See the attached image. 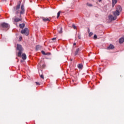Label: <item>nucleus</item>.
Wrapping results in <instances>:
<instances>
[{
    "label": "nucleus",
    "mask_w": 124,
    "mask_h": 124,
    "mask_svg": "<svg viewBox=\"0 0 124 124\" xmlns=\"http://www.w3.org/2000/svg\"><path fill=\"white\" fill-rule=\"evenodd\" d=\"M40 77H41V78H42V79H44V76H43V75H41L40 76Z\"/></svg>",
    "instance_id": "393cba45"
},
{
    "label": "nucleus",
    "mask_w": 124,
    "mask_h": 124,
    "mask_svg": "<svg viewBox=\"0 0 124 124\" xmlns=\"http://www.w3.org/2000/svg\"><path fill=\"white\" fill-rule=\"evenodd\" d=\"M114 46L112 44H110L109 46L108 47V49H114Z\"/></svg>",
    "instance_id": "2eb2a0df"
},
{
    "label": "nucleus",
    "mask_w": 124,
    "mask_h": 124,
    "mask_svg": "<svg viewBox=\"0 0 124 124\" xmlns=\"http://www.w3.org/2000/svg\"><path fill=\"white\" fill-rule=\"evenodd\" d=\"M21 62H23V61H21Z\"/></svg>",
    "instance_id": "2f4dec72"
},
{
    "label": "nucleus",
    "mask_w": 124,
    "mask_h": 124,
    "mask_svg": "<svg viewBox=\"0 0 124 124\" xmlns=\"http://www.w3.org/2000/svg\"><path fill=\"white\" fill-rule=\"evenodd\" d=\"M73 45H74V46H75V45H76V43H74V44H73Z\"/></svg>",
    "instance_id": "c85d7f7f"
},
{
    "label": "nucleus",
    "mask_w": 124,
    "mask_h": 124,
    "mask_svg": "<svg viewBox=\"0 0 124 124\" xmlns=\"http://www.w3.org/2000/svg\"><path fill=\"white\" fill-rule=\"evenodd\" d=\"M56 38H53L52 39H51V40H56Z\"/></svg>",
    "instance_id": "a878e982"
},
{
    "label": "nucleus",
    "mask_w": 124,
    "mask_h": 124,
    "mask_svg": "<svg viewBox=\"0 0 124 124\" xmlns=\"http://www.w3.org/2000/svg\"><path fill=\"white\" fill-rule=\"evenodd\" d=\"M61 15V11H59L58 13H57V18H59V17H60V16Z\"/></svg>",
    "instance_id": "aec40b11"
},
{
    "label": "nucleus",
    "mask_w": 124,
    "mask_h": 124,
    "mask_svg": "<svg viewBox=\"0 0 124 124\" xmlns=\"http://www.w3.org/2000/svg\"><path fill=\"white\" fill-rule=\"evenodd\" d=\"M120 12H122V7H121V6H118L116 8V11L113 13L114 17H117V16H119Z\"/></svg>",
    "instance_id": "7ed1b4c3"
},
{
    "label": "nucleus",
    "mask_w": 124,
    "mask_h": 124,
    "mask_svg": "<svg viewBox=\"0 0 124 124\" xmlns=\"http://www.w3.org/2000/svg\"><path fill=\"white\" fill-rule=\"evenodd\" d=\"M117 19L116 16H113L112 15H109L108 16V20L111 22V21H114Z\"/></svg>",
    "instance_id": "423d86ee"
},
{
    "label": "nucleus",
    "mask_w": 124,
    "mask_h": 124,
    "mask_svg": "<svg viewBox=\"0 0 124 124\" xmlns=\"http://www.w3.org/2000/svg\"><path fill=\"white\" fill-rule=\"evenodd\" d=\"M20 10L19 11V9H20ZM14 10L15 11H16V15H18V14H20V16H19V18L16 17L14 18V22L15 23H18V22H20V21H22V18H21L22 17V15L25 14V7H24V5L22 4L21 6V3H18L17 5L16 6V7H14Z\"/></svg>",
    "instance_id": "f257e3e1"
},
{
    "label": "nucleus",
    "mask_w": 124,
    "mask_h": 124,
    "mask_svg": "<svg viewBox=\"0 0 124 124\" xmlns=\"http://www.w3.org/2000/svg\"><path fill=\"white\" fill-rule=\"evenodd\" d=\"M42 54H43V55H46V54L45 53V52L43 50L42 51Z\"/></svg>",
    "instance_id": "b1692460"
},
{
    "label": "nucleus",
    "mask_w": 124,
    "mask_h": 124,
    "mask_svg": "<svg viewBox=\"0 0 124 124\" xmlns=\"http://www.w3.org/2000/svg\"><path fill=\"white\" fill-rule=\"evenodd\" d=\"M59 29H60V31H59V33H62V27H60V28H58V30Z\"/></svg>",
    "instance_id": "f3484780"
},
{
    "label": "nucleus",
    "mask_w": 124,
    "mask_h": 124,
    "mask_svg": "<svg viewBox=\"0 0 124 124\" xmlns=\"http://www.w3.org/2000/svg\"><path fill=\"white\" fill-rule=\"evenodd\" d=\"M16 48H17V50L19 51L17 54L18 57H21V56L22 55V52H23L24 48H23L21 45H18V44L17 45Z\"/></svg>",
    "instance_id": "20e7f679"
},
{
    "label": "nucleus",
    "mask_w": 124,
    "mask_h": 124,
    "mask_svg": "<svg viewBox=\"0 0 124 124\" xmlns=\"http://www.w3.org/2000/svg\"><path fill=\"white\" fill-rule=\"evenodd\" d=\"M36 85H39V82H36Z\"/></svg>",
    "instance_id": "bb28decb"
},
{
    "label": "nucleus",
    "mask_w": 124,
    "mask_h": 124,
    "mask_svg": "<svg viewBox=\"0 0 124 124\" xmlns=\"http://www.w3.org/2000/svg\"><path fill=\"white\" fill-rule=\"evenodd\" d=\"M79 51H80V48H77L75 53V56H77V55H78V54H79Z\"/></svg>",
    "instance_id": "1a4fd4ad"
},
{
    "label": "nucleus",
    "mask_w": 124,
    "mask_h": 124,
    "mask_svg": "<svg viewBox=\"0 0 124 124\" xmlns=\"http://www.w3.org/2000/svg\"><path fill=\"white\" fill-rule=\"evenodd\" d=\"M43 21L44 22H50L51 21V19L50 18H47V17H43Z\"/></svg>",
    "instance_id": "0eeeda50"
},
{
    "label": "nucleus",
    "mask_w": 124,
    "mask_h": 124,
    "mask_svg": "<svg viewBox=\"0 0 124 124\" xmlns=\"http://www.w3.org/2000/svg\"><path fill=\"white\" fill-rule=\"evenodd\" d=\"M14 24H15L17 26V23H14Z\"/></svg>",
    "instance_id": "7c9ffc66"
},
{
    "label": "nucleus",
    "mask_w": 124,
    "mask_h": 124,
    "mask_svg": "<svg viewBox=\"0 0 124 124\" xmlns=\"http://www.w3.org/2000/svg\"><path fill=\"white\" fill-rule=\"evenodd\" d=\"M21 33L22 34H25L26 36L29 35V29L28 28H25L24 30H22Z\"/></svg>",
    "instance_id": "39448f33"
},
{
    "label": "nucleus",
    "mask_w": 124,
    "mask_h": 124,
    "mask_svg": "<svg viewBox=\"0 0 124 124\" xmlns=\"http://www.w3.org/2000/svg\"><path fill=\"white\" fill-rule=\"evenodd\" d=\"M44 67V65H42L41 62H40L38 63V68H43Z\"/></svg>",
    "instance_id": "9b49d317"
},
{
    "label": "nucleus",
    "mask_w": 124,
    "mask_h": 124,
    "mask_svg": "<svg viewBox=\"0 0 124 124\" xmlns=\"http://www.w3.org/2000/svg\"><path fill=\"white\" fill-rule=\"evenodd\" d=\"M72 27H73L74 30H77V27H76V26H75V25L73 24Z\"/></svg>",
    "instance_id": "a211bd4d"
},
{
    "label": "nucleus",
    "mask_w": 124,
    "mask_h": 124,
    "mask_svg": "<svg viewBox=\"0 0 124 124\" xmlns=\"http://www.w3.org/2000/svg\"><path fill=\"white\" fill-rule=\"evenodd\" d=\"M19 27L20 29H24V28H25V24L24 23L20 24Z\"/></svg>",
    "instance_id": "ddd939ff"
},
{
    "label": "nucleus",
    "mask_w": 124,
    "mask_h": 124,
    "mask_svg": "<svg viewBox=\"0 0 124 124\" xmlns=\"http://www.w3.org/2000/svg\"><path fill=\"white\" fill-rule=\"evenodd\" d=\"M124 38H121L119 39V43H124Z\"/></svg>",
    "instance_id": "4468645a"
},
{
    "label": "nucleus",
    "mask_w": 124,
    "mask_h": 124,
    "mask_svg": "<svg viewBox=\"0 0 124 124\" xmlns=\"http://www.w3.org/2000/svg\"><path fill=\"white\" fill-rule=\"evenodd\" d=\"M0 28L3 31H8V30L10 28V26L8 23L3 22L1 23Z\"/></svg>",
    "instance_id": "f03ea898"
},
{
    "label": "nucleus",
    "mask_w": 124,
    "mask_h": 124,
    "mask_svg": "<svg viewBox=\"0 0 124 124\" xmlns=\"http://www.w3.org/2000/svg\"><path fill=\"white\" fill-rule=\"evenodd\" d=\"M102 0H98V1H99V2H101Z\"/></svg>",
    "instance_id": "cd10ccee"
},
{
    "label": "nucleus",
    "mask_w": 124,
    "mask_h": 124,
    "mask_svg": "<svg viewBox=\"0 0 124 124\" xmlns=\"http://www.w3.org/2000/svg\"><path fill=\"white\" fill-rule=\"evenodd\" d=\"M19 39L21 40V39H22V37H20Z\"/></svg>",
    "instance_id": "c756f323"
},
{
    "label": "nucleus",
    "mask_w": 124,
    "mask_h": 124,
    "mask_svg": "<svg viewBox=\"0 0 124 124\" xmlns=\"http://www.w3.org/2000/svg\"><path fill=\"white\" fill-rule=\"evenodd\" d=\"M112 6L113 7H114V6H115V4H116V3H117V2H118V0H112Z\"/></svg>",
    "instance_id": "9d476101"
},
{
    "label": "nucleus",
    "mask_w": 124,
    "mask_h": 124,
    "mask_svg": "<svg viewBox=\"0 0 124 124\" xmlns=\"http://www.w3.org/2000/svg\"><path fill=\"white\" fill-rule=\"evenodd\" d=\"M78 67L79 69H82L83 68V64L82 63H79L78 65Z\"/></svg>",
    "instance_id": "f8f14e48"
},
{
    "label": "nucleus",
    "mask_w": 124,
    "mask_h": 124,
    "mask_svg": "<svg viewBox=\"0 0 124 124\" xmlns=\"http://www.w3.org/2000/svg\"><path fill=\"white\" fill-rule=\"evenodd\" d=\"M93 38L94 39H96V38H97V36H96V34L94 35Z\"/></svg>",
    "instance_id": "4be33fe9"
},
{
    "label": "nucleus",
    "mask_w": 124,
    "mask_h": 124,
    "mask_svg": "<svg viewBox=\"0 0 124 124\" xmlns=\"http://www.w3.org/2000/svg\"><path fill=\"white\" fill-rule=\"evenodd\" d=\"M21 58L23 60H27V55H26V54L23 53L21 55Z\"/></svg>",
    "instance_id": "6e6552de"
},
{
    "label": "nucleus",
    "mask_w": 124,
    "mask_h": 124,
    "mask_svg": "<svg viewBox=\"0 0 124 124\" xmlns=\"http://www.w3.org/2000/svg\"><path fill=\"white\" fill-rule=\"evenodd\" d=\"M81 35L80 34H78V39H81Z\"/></svg>",
    "instance_id": "5701e85b"
},
{
    "label": "nucleus",
    "mask_w": 124,
    "mask_h": 124,
    "mask_svg": "<svg viewBox=\"0 0 124 124\" xmlns=\"http://www.w3.org/2000/svg\"><path fill=\"white\" fill-rule=\"evenodd\" d=\"M39 48H40V46L37 45L36 46V50H39Z\"/></svg>",
    "instance_id": "6ab92c4d"
},
{
    "label": "nucleus",
    "mask_w": 124,
    "mask_h": 124,
    "mask_svg": "<svg viewBox=\"0 0 124 124\" xmlns=\"http://www.w3.org/2000/svg\"><path fill=\"white\" fill-rule=\"evenodd\" d=\"M93 34V32H91L89 34V36H92Z\"/></svg>",
    "instance_id": "412c9836"
},
{
    "label": "nucleus",
    "mask_w": 124,
    "mask_h": 124,
    "mask_svg": "<svg viewBox=\"0 0 124 124\" xmlns=\"http://www.w3.org/2000/svg\"><path fill=\"white\" fill-rule=\"evenodd\" d=\"M86 5H87V6H89V7H92L93 6V4L88 2L87 3Z\"/></svg>",
    "instance_id": "dca6fc26"
}]
</instances>
